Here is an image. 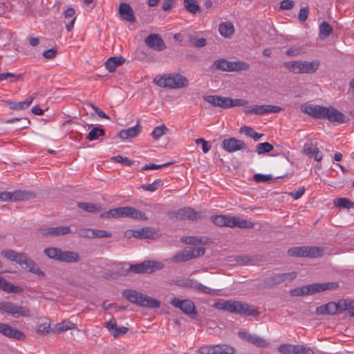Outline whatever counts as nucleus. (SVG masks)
<instances>
[{
  "label": "nucleus",
  "instance_id": "1",
  "mask_svg": "<svg viewBox=\"0 0 354 354\" xmlns=\"http://www.w3.org/2000/svg\"><path fill=\"white\" fill-rule=\"evenodd\" d=\"M116 271L105 272L106 279H117L120 275H126L129 272L136 274H150L163 268L164 264L157 261H144L140 263L131 264L129 268H126L127 263L115 262L113 263Z\"/></svg>",
  "mask_w": 354,
  "mask_h": 354
},
{
  "label": "nucleus",
  "instance_id": "2",
  "mask_svg": "<svg viewBox=\"0 0 354 354\" xmlns=\"http://www.w3.org/2000/svg\"><path fill=\"white\" fill-rule=\"evenodd\" d=\"M1 254L10 261H15L28 272L37 275H44V272L41 271L37 264L25 253L17 252L13 250H3L1 252Z\"/></svg>",
  "mask_w": 354,
  "mask_h": 354
},
{
  "label": "nucleus",
  "instance_id": "3",
  "mask_svg": "<svg viewBox=\"0 0 354 354\" xmlns=\"http://www.w3.org/2000/svg\"><path fill=\"white\" fill-rule=\"evenodd\" d=\"M214 306L218 310H226L235 314L253 316L259 314L254 306L239 301L220 299L214 304Z\"/></svg>",
  "mask_w": 354,
  "mask_h": 354
},
{
  "label": "nucleus",
  "instance_id": "4",
  "mask_svg": "<svg viewBox=\"0 0 354 354\" xmlns=\"http://www.w3.org/2000/svg\"><path fill=\"white\" fill-rule=\"evenodd\" d=\"M122 296L129 302L142 307L152 309L159 308L160 306V302L158 300L134 289H124L122 292Z\"/></svg>",
  "mask_w": 354,
  "mask_h": 354
},
{
  "label": "nucleus",
  "instance_id": "5",
  "mask_svg": "<svg viewBox=\"0 0 354 354\" xmlns=\"http://www.w3.org/2000/svg\"><path fill=\"white\" fill-rule=\"evenodd\" d=\"M283 65L288 72L293 74H313L318 70L320 63L317 59L311 62L297 60L285 62Z\"/></svg>",
  "mask_w": 354,
  "mask_h": 354
},
{
  "label": "nucleus",
  "instance_id": "6",
  "mask_svg": "<svg viewBox=\"0 0 354 354\" xmlns=\"http://www.w3.org/2000/svg\"><path fill=\"white\" fill-rule=\"evenodd\" d=\"M156 84L162 88H181L189 85L188 80L179 73H169L158 77H155Z\"/></svg>",
  "mask_w": 354,
  "mask_h": 354
},
{
  "label": "nucleus",
  "instance_id": "7",
  "mask_svg": "<svg viewBox=\"0 0 354 354\" xmlns=\"http://www.w3.org/2000/svg\"><path fill=\"white\" fill-rule=\"evenodd\" d=\"M212 221L216 225L229 227H239L241 229L252 228L254 223L237 216H227L225 215H217L211 217Z\"/></svg>",
  "mask_w": 354,
  "mask_h": 354
},
{
  "label": "nucleus",
  "instance_id": "8",
  "mask_svg": "<svg viewBox=\"0 0 354 354\" xmlns=\"http://www.w3.org/2000/svg\"><path fill=\"white\" fill-rule=\"evenodd\" d=\"M354 302L348 299L339 300L337 303L329 302L325 305L317 308L316 312L319 315H335L339 311L346 310L347 308H352Z\"/></svg>",
  "mask_w": 354,
  "mask_h": 354
},
{
  "label": "nucleus",
  "instance_id": "9",
  "mask_svg": "<svg viewBox=\"0 0 354 354\" xmlns=\"http://www.w3.org/2000/svg\"><path fill=\"white\" fill-rule=\"evenodd\" d=\"M324 250L316 246L293 247L288 250L290 257L317 258L323 255Z\"/></svg>",
  "mask_w": 354,
  "mask_h": 354
},
{
  "label": "nucleus",
  "instance_id": "10",
  "mask_svg": "<svg viewBox=\"0 0 354 354\" xmlns=\"http://www.w3.org/2000/svg\"><path fill=\"white\" fill-rule=\"evenodd\" d=\"M0 313L10 315L15 318L30 316V310L27 308L8 301L0 302Z\"/></svg>",
  "mask_w": 354,
  "mask_h": 354
},
{
  "label": "nucleus",
  "instance_id": "11",
  "mask_svg": "<svg viewBox=\"0 0 354 354\" xmlns=\"http://www.w3.org/2000/svg\"><path fill=\"white\" fill-rule=\"evenodd\" d=\"M169 216L171 219L176 220H189L197 221L202 218L201 212H196L190 207H183L176 211H173L169 213Z\"/></svg>",
  "mask_w": 354,
  "mask_h": 354
},
{
  "label": "nucleus",
  "instance_id": "12",
  "mask_svg": "<svg viewBox=\"0 0 354 354\" xmlns=\"http://www.w3.org/2000/svg\"><path fill=\"white\" fill-rule=\"evenodd\" d=\"M205 248L200 247L198 248H186L183 251L176 254L174 259L176 262H184L192 259L197 258L205 254Z\"/></svg>",
  "mask_w": 354,
  "mask_h": 354
},
{
  "label": "nucleus",
  "instance_id": "13",
  "mask_svg": "<svg viewBox=\"0 0 354 354\" xmlns=\"http://www.w3.org/2000/svg\"><path fill=\"white\" fill-rule=\"evenodd\" d=\"M170 304L192 317H194L197 315L194 303L189 299H180L174 297L171 300Z\"/></svg>",
  "mask_w": 354,
  "mask_h": 354
},
{
  "label": "nucleus",
  "instance_id": "14",
  "mask_svg": "<svg viewBox=\"0 0 354 354\" xmlns=\"http://www.w3.org/2000/svg\"><path fill=\"white\" fill-rule=\"evenodd\" d=\"M145 44L156 51H162L167 48L162 38L156 33H151L145 39Z\"/></svg>",
  "mask_w": 354,
  "mask_h": 354
},
{
  "label": "nucleus",
  "instance_id": "15",
  "mask_svg": "<svg viewBox=\"0 0 354 354\" xmlns=\"http://www.w3.org/2000/svg\"><path fill=\"white\" fill-rule=\"evenodd\" d=\"M221 146L226 151L233 153L239 150H244L247 145L241 140L234 138H225L222 141Z\"/></svg>",
  "mask_w": 354,
  "mask_h": 354
},
{
  "label": "nucleus",
  "instance_id": "16",
  "mask_svg": "<svg viewBox=\"0 0 354 354\" xmlns=\"http://www.w3.org/2000/svg\"><path fill=\"white\" fill-rule=\"evenodd\" d=\"M301 110L310 116L319 119H326V114L328 112V107L314 104H308L304 107L302 106Z\"/></svg>",
  "mask_w": 354,
  "mask_h": 354
},
{
  "label": "nucleus",
  "instance_id": "17",
  "mask_svg": "<svg viewBox=\"0 0 354 354\" xmlns=\"http://www.w3.org/2000/svg\"><path fill=\"white\" fill-rule=\"evenodd\" d=\"M203 99L213 106H218L222 109H229L232 107V99L228 97L219 95H207Z\"/></svg>",
  "mask_w": 354,
  "mask_h": 354
},
{
  "label": "nucleus",
  "instance_id": "18",
  "mask_svg": "<svg viewBox=\"0 0 354 354\" xmlns=\"http://www.w3.org/2000/svg\"><path fill=\"white\" fill-rule=\"evenodd\" d=\"M0 333L8 338L19 341L24 340L26 337V335L23 332L8 324L2 323H0Z\"/></svg>",
  "mask_w": 354,
  "mask_h": 354
},
{
  "label": "nucleus",
  "instance_id": "19",
  "mask_svg": "<svg viewBox=\"0 0 354 354\" xmlns=\"http://www.w3.org/2000/svg\"><path fill=\"white\" fill-rule=\"evenodd\" d=\"M239 335L241 338L258 347L266 348L269 345V342L261 337L252 335L245 331H240Z\"/></svg>",
  "mask_w": 354,
  "mask_h": 354
},
{
  "label": "nucleus",
  "instance_id": "20",
  "mask_svg": "<svg viewBox=\"0 0 354 354\" xmlns=\"http://www.w3.org/2000/svg\"><path fill=\"white\" fill-rule=\"evenodd\" d=\"M39 232L43 236H57L70 234L71 231L69 226H58L41 229Z\"/></svg>",
  "mask_w": 354,
  "mask_h": 354
},
{
  "label": "nucleus",
  "instance_id": "21",
  "mask_svg": "<svg viewBox=\"0 0 354 354\" xmlns=\"http://www.w3.org/2000/svg\"><path fill=\"white\" fill-rule=\"evenodd\" d=\"M106 327L114 337H118L122 335H124L129 330L128 328L125 326H118L115 318H112L109 322H107L106 324Z\"/></svg>",
  "mask_w": 354,
  "mask_h": 354
},
{
  "label": "nucleus",
  "instance_id": "22",
  "mask_svg": "<svg viewBox=\"0 0 354 354\" xmlns=\"http://www.w3.org/2000/svg\"><path fill=\"white\" fill-rule=\"evenodd\" d=\"M119 14L120 17L130 23H135L136 21L133 10L129 3H121L119 6Z\"/></svg>",
  "mask_w": 354,
  "mask_h": 354
},
{
  "label": "nucleus",
  "instance_id": "23",
  "mask_svg": "<svg viewBox=\"0 0 354 354\" xmlns=\"http://www.w3.org/2000/svg\"><path fill=\"white\" fill-rule=\"evenodd\" d=\"M282 111V108L278 106H273L270 104L266 105H254L253 111L254 114L262 115L271 113H279Z\"/></svg>",
  "mask_w": 354,
  "mask_h": 354
},
{
  "label": "nucleus",
  "instance_id": "24",
  "mask_svg": "<svg viewBox=\"0 0 354 354\" xmlns=\"http://www.w3.org/2000/svg\"><path fill=\"white\" fill-rule=\"evenodd\" d=\"M102 218H127V207H120L104 212L100 215Z\"/></svg>",
  "mask_w": 354,
  "mask_h": 354
},
{
  "label": "nucleus",
  "instance_id": "25",
  "mask_svg": "<svg viewBox=\"0 0 354 354\" xmlns=\"http://www.w3.org/2000/svg\"><path fill=\"white\" fill-rule=\"evenodd\" d=\"M328 112L326 114V119L331 122L344 123L347 122L346 116L337 109L330 106L328 107Z\"/></svg>",
  "mask_w": 354,
  "mask_h": 354
},
{
  "label": "nucleus",
  "instance_id": "26",
  "mask_svg": "<svg viewBox=\"0 0 354 354\" xmlns=\"http://www.w3.org/2000/svg\"><path fill=\"white\" fill-rule=\"evenodd\" d=\"M142 129V127L140 125L139 121L137 124L133 127L128 128L127 129H122L119 133V137L122 140L129 138H133L139 135Z\"/></svg>",
  "mask_w": 354,
  "mask_h": 354
},
{
  "label": "nucleus",
  "instance_id": "27",
  "mask_svg": "<svg viewBox=\"0 0 354 354\" xmlns=\"http://www.w3.org/2000/svg\"><path fill=\"white\" fill-rule=\"evenodd\" d=\"M36 97V93L29 96L25 101L15 102L8 101L7 103L10 108L13 110H23L27 109Z\"/></svg>",
  "mask_w": 354,
  "mask_h": 354
},
{
  "label": "nucleus",
  "instance_id": "28",
  "mask_svg": "<svg viewBox=\"0 0 354 354\" xmlns=\"http://www.w3.org/2000/svg\"><path fill=\"white\" fill-rule=\"evenodd\" d=\"M80 260L79 254L73 251H63L61 250L58 261L66 263H75Z\"/></svg>",
  "mask_w": 354,
  "mask_h": 354
},
{
  "label": "nucleus",
  "instance_id": "29",
  "mask_svg": "<svg viewBox=\"0 0 354 354\" xmlns=\"http://www.w3.org/2000/svg\"><path fill=\"white\" fill-rule=\"evenodd\" d=\"M126 59L122 56L109 57L105 62V67L109 72H114L118 66L125 62Z\"/></svg>",
  "mask_w": 354,
  "mask_h": 354
},
{
  "label": "nucleus",
  "instance_id": "30",
  "mask_svg": "<svg viewBox=\"0 0 354 354\" xmlns=\"http://www.w3.org/2000/svg\"><path fill=\"white\" fill-rule=\"evenodd\" d=\"M127 218L137 221H147L148 219L145 213L129 206H127Z\"/></svg>",
  "mask_w": 354,
  "mask_h": 354
},
{
  "label": "nucleus",
  "instance_id": "31",
  "mask_svg": "<svg viewBox=\"0 0 354 354\" xmlns=\"http://www.w3.org/2000/svg\"><path fill=\"white\" fill-rule=\"evenodd\" d=\"M220 34L225 37H230L234 32V27L232 22H222L218 26Z\"/></svg>",
  "mask_w": 354,
  "mask_h": 354
},
{
  "label": "nucleus",
  "instance_id": "32",
  "mask_svg": "<svg viewBox=\"0 0 354 354\" xmlns=\"http://www.w3.org/2000/svg\"><path fill=\"white\" fill-rule=\"evenodd\" d=\"M170 285L184 288H206L201 284L197 285L193 280L189 279H179L173 281L171 283H170Z\"/></svg>",
  "mask_w": 354,
  "mask_h": 354
},
{
  "label": "nucleus",
  "instance_id": "33",
  "mask_svg": "<svg viewBox=\"0 0 354 354\" xmlns=\"http://www.w3.org/2000/svg\"><path fill=\"white\" fill-rule=\"evenodd\" d=\"M35 196V194L34 193L17 190L13 192H10L9 201H21L34 198Z\"/></svg>",
  "mask_w": 354,
  "mask_h": 354
},
{
  "label": "nucleus",
  "instance_id": "34",
  "mask_svg": "<svg viewBox=\"0 0 354 354\" xmlns=\"http://www.w3.org/2000/svg\"><path fill=\"white\" fill-rule=\"evenodd\" d=\"M211 68L213 70L230 72V62L223 58L218 59L214 62L211 66Z\"/></svg>",
  "mask_w": 354,
  "mask_h": 354
},
{
  "label": "nucleus",
  "instance_id": "35",
  "mask_svg": "<svg viewBox=\"0 0 354 354\" xmlns=\"http://www.w3.org/2000/svg\"><path fill=\"white\" fill-rule=\"evenodd\" d=\"M74 15L75 10L73 8H68L64 12L65 19L72 18L68 22H65L66 30L68 32L71 31L74 27V24L76 19V17H73Z\"/></svg>",
  "mask_w": 354,
  "mask_h": 354
},
{
  "label": "nucleus",
  "instance_id": "36",
  "mask_svg": "<svg viewBox=\"0 0 354 354\" xmlns=\"http://www.w3.org/2000/svg\"><path fill=\"white\" fill-rule=\"evenodd\" d=\"M183 6L187 12L193 15L199 12L201 10L197 0H183Z\"/></svg>",
  "mask_w": 354,
  "mask_h": 354
},
{
  "label": "nucleus",
  "instance_id": "37",
  "mask_svg": "<svg viewBox=\"0 0 354 354\" xmlns=\"http://www.w3.org/2000/svg\"><path fill=\"white\" fill-rule=\"evenodd\" d=\"M320 290H324V289H290V295L292 297L312 295L319 292Z\"/></svg>",
  "mask_w": 354,
  "mask_h": 354
},
{
  "label": "nucleus",
  "instance_id": "38",
  "mask_svg": "<svg viewBox=\"0 0 354 354\" xmlns=\"http://www.w3.org/2000/svg\"><path fill=\"white\" fill-rule=\"evenodd\" d=\"M234 352L233 347L226 344L213 345V354H234Z\"/></svg>",
  "mask_w": 354,
  "mask_h": 354
},
{
  "label": "nucleus",
  "instance_id": "39",
  "mask_svg": "<svg viewBox=\"0 0 354 354\" xmlns=\"http://www.w3.org/2000/svg\"><path fill=\"white\" fill-rule=\"evenodd\" d=\"M77 207L86 212L94 213L100 211V205L90 203L80 202L77 203Z\"/></svg>",
  "mask_w": 354,
  "mask_h": 354
},
{
  "label": "nucleus",
  "instance_id": "40",
  "mask_svg": "<svg viewBox=\"0 0 354 354\" xmlns=\"http://www.w3.org/2000/svg\"><path fill=\"white\" fill-rule=\"evenodd\" d=\"M334 205L340 208L349 209L354 208V203L347 198H339L334 201Z\"/></svg>",
  "mask_w": 354,
  "mask_h": 354
},
{
  "label": "nucleus",
  "instance_id": "41",
  "mask_svg": "<svg viewBox=\"0 0 354 354\" xmlns=\"http://www.w3.org/2000/svg\"><path fill=\"white\" fill-rule=\"evenodd\" d=\"M250 68V64L245 62L236 61L230 62V72L247 71Z\"/></svg>",
  "mask_w": 354,
  "mask_h": 354
},
{
  "label": "nucleus",
  "instance_id": "42",
  "mask_svg": "<svg viewBox=\"0 0 354 354\" xmlns=\"http://www.w3.org/2000/svg\"><path fill=\"white\" fill-rule=\"evenodd\" d=\"M333 32L332 26L326 21H323L319 25V36L321 39L328 37Z\"/></svg>",
  "mask_w": 354,
  "mask_h": 354
},
{
  "label": "nucleus",
  "instance_id": "43",
  "mask_svg": "<svg viewBox=\"0 0 354 354\" xmlns=\"http://www.w3.org/2000/svg\"><path fill=\"white\" fill-rule=\"evenodd\" d=\"M105 134L104 129L99 127H93L86 136V139L93 141L97 140Z\"/></svg>",
  "mask_w": 354,
  "mask_h": 354
},
{
  "label": "nucleus",
  "instance_id": "44",
  "mask_svg": "<svg viewBox=\"0 0 354 354\" xmlns=\"http://www.w3.org/2000/svg\"><path fill=\"white\" fill-rule=\"evenodd\" d=\"M317 143L314 142L313 140H310L304 144L302 152L308 156H313V153L317 150Z\"/></svg>",
  "mask_w": 354,
  "mask_h": 354
},
{
  "label": "nucleus",
  "instance_id": "45",
  "mask_svg": "<svg viewBox=\"0 0 354 354\" xmlns=\"http://www.w3.org/2000/svg\"><path fill=\"white\" fill-rule=\"evenodd\" d=\"M273 149V145L267 142L259 143L256 147V151L259 155L270 152Z\"/></svg>",
  "mask_w": 354,
  "mask_h": 354
},
{
  "label": "nucleus",
  "instance_id": "46",
  "mask_svg": "<svg viewBox=\"0 0 354 354\" xmlns=\"http://www.w3.org/2000/svg\"><path fill=\"white\" fill-rule=\"evenodd\" d=\"M180 241L182 243L189 245H198L206 243V242H203L201 239H199L196 236H183L180 238Z\"/></svg>",
  "mask_w": 354,
  "mask_h": 354
},
{
  "label": "nucleus",
  "instance_id": "47",
  "mask_svg": "<svg viewBox=\"0 0 354 354\" xmlns=\"http://www.w3.org/2000/svg\"><path fill=\"white\" fill-rule=\"evenodd\" d=\"M60 251H61V249L58 248H46L44 250V252L50 259H55V260L58 261Z\"/></svg>",
  "mask_w": 354,
  "mask_h": 354
},
{
  "label": "nucleus",
  "instance_id": "48",
  "mask_svg": "<svg viewBox=\"0 0 354 354\" xmlns=\"http://www.w3.org/2000/svg\"><path fill=\"white\" fill-rule=\"evenodd\" d=\"M167 131L168 129L165 125L162 124L154 128L151 133V136L155 140H158L162 135L165 134Z\"/></svg>",
  "mask_w": 354,
  "mask_h": 354
},
{
  "label": "nucleus",
  "instance_id": "49",
  "mask_svg": "<svg viewBox=\"0 0 354 354\" xmlns=\"http://www.w3.org/2000/svg\"><path fill=\"white\" fill-rule=\"evenodd\" d=\"M75 328V324H73L69 321H66V320H64L62 322L59 323L55 326V329L59 332L67 330L68 329Z\"/></svg>",
  "mask_w": 354,
  "mask_h": 354
},
{
  "label": "nucleus",
  "instance_id": "50",
  "mask_svg": "<svg viewBox=\"0 0 354 354\" xmlns=\"http://www.w3.org/2000/svg\"><path fill=\"white\" fill-rule=\"evenodd\" d=\"M339 284L337 282H328V283H316L313 284H309L303 286L302 288H338Z\"/></svg>",
  "mask_w": 354,
  "mask_h": 354
},
{
  "label": "nucleus",
  "instance_id": "51",
  "mask_svg": "<svg viewBox=\"0 0 354 354\" xmlns=\"http://www.w3.org/2000/svg\"><path fill=\"white\" fill-rule=\"evenodd\" d=\"M162 182L160 179H157L151 184L143 185L141 187L147 191L154 192L162 185Z\"/></svg>",
  "mask_w": 354,
  "mask_h": 354
},
{
  "label": "nucleus",
  "instance_id": "52",
  "mask_svg": "<svg viewBox=\"0 0 354 354\" xmlns=\"http://www.w3.org/2000/svg\"><path fill=\"white\" fill-rule=\"evenodd\" d=\"M21 77H22L21 75H15L12 73H1L0 74V82L9 78L10 82H15L18 80H20L21 79Z\"/></svg>",
  "mask_w": 354,
  "mask_h": 354
},
{
  "label": "nucleus",
  "instance_id": "53",
  "mask_svg": "<svg viewBox=\"0 0 354 354\" xmlns=\"http://www.w3.org/2000/svg\"><path fill=\"white\" fill-rule=\"evenodd\" d=\"M294 354H314V351L312 348L302 345H295Z\"/></svg>",
  "mask_w": 354,
  "mask_h": 354
},
{
  "label": "nucleus",
  "instance_id": "54",
  "mask_svg": "<svg viewBox=\"0 0 354 354\" xmlns=\"http://www.w3.org/2000/svg\"><path fill=\"white\" fill-rule=\"evenodd\" d=\"M294 346L290 344H283L278 347V351L282 354H294Z\"/></svg>",
  "mask_w": 354,
  "mask_h": 354
},
{
  "label": "nucleus",
  "instance_id": "55",
  "mask_svg": "<svg viewBox=\"0 0 354 354\" xmlns=\"http://www.w3.org/2000/svg\"><path fill=\"white\" fill-rule=\"evenodd\" d=\"M111 160L116 162H120L127 166H131L133 164V161L129 159L127 157H123L122 156H116L111 158Z\"/></svg>",
  "mask_w": 354,
  "mask_h": 354
},
{
  "label": "nucleus",
  "instance_id": "56",
  "mask_svg": "<svg viewBox=\"0 0 354 354\" xmlns=\"http://www.w3.org/2000/svg\"><path fill=\"white\" fill-rule=\"evenodd\" d=\"M78 234L82 237L94 239V230L82 228L78 230Z\"/></svg>",
  "mask_w": 354,
  "mask_h": 354
},
{
  "label": "nucleus",
  "instance_id": "57",
  "mask_svg": "<svg viewBox=\"0 0 354 354\" xmlns=\"http://www.w3.org/2000/svg\"><path fill=\"white\" fill-rule=\"evenodd\" d=\"M142 234V239H151L153 237L155 232L151 227H145L140 230Z\"/></svg>",
  "mask_w": 354,
  "mask_h": 354
},
{
  "label": "nucleus",
  "instance_id": "58",
  "mask_svg": "<svg viewBox=\"0 0 354 354\" xmlns=\"http://www.w3.org/2000/svg\"><path fill=\"white\" fill-rule=\"evenodd\" d=\"M308 15H309L308 7V6L302 7V8H301V9L299 10L298 19L301 22H304L307 19Z\"/></svg>",
  "mask_w": 354,
  "mask_h": 354
},
{
  "label": "nucleus",
  "instance_id": "59",
  "mask_svg": "<svg viewBox=\"0 0 354 354\" xmlns=\"http://www.w3.org/2000/svg\"><path fill=\"white\" fill-rule=\"evenodd\" d=\"M57 50L56 48H52L43 52L42 55L47 59H52L56 57Z\"/></svg>",
  "mask_w": 354,
  "mask_h": 354
},
{
  "label": "nucleus",
  "instance_id": "60",
  "mask_svg": "<svg viewBox=\"0 0 354 354\" xmlns=\"http://www.w3.org/2000/svg\"><path fill=\"white\" fill-rule=\"evenodd\" d=\"M304 187H299L297 190H295L288 193V195L292 196L295 200L300 198L304 194Z\"/></svg>",
  "mask_w": 354,
  "mask_h": 354
},
{
  "label": "nucleus",
  "instance_id": "61",
  "mask_svg": "<svg viewBox=\"0 0 354 354\" xmlns=\"http://www.w3.org/2000/svg\"><path fill=\"white\" fill-rule=\"evenodd\" d=\"M272 177L270 175H263L261 174H257L254 176V180L257 183H263L272 180Z\"/></svg>",
  "mask_w": 354,
  "mask_h": 354
},
{
  "label": "nucleus",
  "instance_id": "62",
  "mask_svg": "<svg viewBox=\"0 0 354 354\" xmlns=\"http://www.w3.org/2000/svg\"><path fill=\"white\" fill-rule=\"evenodd\" d=\"M94 238H109L111 234L104 230H94Z\"/></svg>",
  "mask_w": 354,
  "mask_h": 354
},
{
  "label": "nucleus",
  "instance_id": "63",
  "mask_svg": "<svg viewBox=\"0 0 354 354\" xmlns=\"http://www.w3.org/2000/svg\"><path fill=\"white\" fill-rule=\"evenodd\" d=\"M196 143L197 145L201 144V143L202 144V149L205 153H207L210 149V145H209L208 142L205 140L203 138L196 139Z\"/></svg>",
  "mask_w": 354,
  "mask_h": 354
},
{
  "label": "nucleus",
  "instance_id": "64",
  "mask_svg": "<svg viewBox=\"0 0 354 354\" xmlns=\"http://www.w3.org/2000/svg\"><path fill=\"white\" fill-rule=\"evenodd\" d=\"M295 2L291 0H283L280 3V8L282 10H290L294 7Z\"/></svg>",
  "mask_w": 354,
  "mask_h": 354
}]
</instances>
